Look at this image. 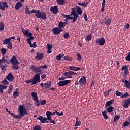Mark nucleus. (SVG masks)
<instances>
[{"instance_id": "obj_55", "label": "nucleus", "mask_w": 130, "mask_h": 130, "mask_svg": "<svg viewBox=\"0 0 130 130\" xmlns=\"http://www.w3.org/2000/svg\"><path fill=\"white\" fill-rule=\"evenodd\" d=\"M2 83H3L4 85H8L9 82L7 81L6 79H5L2 81Z\"/></svg>"}, {"instance_id": "obj_52", "label": "nucleus", "mask_w": 130, "mask_h": 130, "mask_svg": "<svg viewBox=\"0 0 130 130\" xmlns=\"http://www.w3.org/2000/svg\"><path fill=\"white\" fill-rule=\"evenodd\" d=\"M37 46V45L36 44V42H34L32 44L31 43L30 45V47H33V48H36Z\"/></svg>"}, {"instance_id": "obj_36", "label": "nucleus", "mask_w": 130, "mask_h": 130, "mask_svg": "<svg viewBox=\"0 0 130 130\" xmlns=\"http://www.w3.org/2000/svg\"><path fill=\"white\" fill-rule=\"evenodd\" d=\"M20 93L18 91H15L13 93V96L14 98L16 99L17 97H18Z\"/></svg>"}, {"instance_id": "obj_56", "label": "nucleus", "mask_w": 130, "mask_h": 130, "mask_svg": "<svg viewBox=\"0 0 130 130\" xmlns=\"http://www.w3.org/2000/svg\"><path fill=\"white\" fill-rule=\"evenodd\" d=\"M121 95H122V93L120 92H119L118 90H117L116 91V95L117 97H120L121 96Z\"/></svg>"}, {"instance_id": "obj_19", "label": "nucleus", "mask_w": 130, "mask_h": 130, "mask_svg": "<svg viewBox=\"0 0 130 130\" xmlns=\"http://www.w3.org/2000/svg\"><path fill=\"white\" fill-rule=\"evenodd\" d=\"M23 6V4L21 2H17L16 4H15V10H19V8H20L21 7H22Z\"/></svg>"}, {"instance_id": "obj_38", "label": "nucleus", "mask_w": 130, "mask_h": 130, "mask_svg": "<svg viewBox=\"0 0 130 130\" xmlns=\"http://www.w3.org/2000/svg\"><path fill=\"white\" fill-rule=\"evenodd\" d=\"M28 8V6H27L25 8V14L27 15H30L31 13L30 12V10Z\"/></svg>"}, {"instance_id": "obj_9", "label": "nucleus", "mask_w": 130, "mask_h": 130, "mask_svg": "<svg viewBox=\"0 0 130 130\" xmlns=\"http://www.w3.org/2000/svg\"><path fill=\"white\" fill-rule=\"evenodd\" d=\"M10 62L12 65L15 64H20V62H19L16 58V57L15 55H14L12 59L10 60Z\"/></svg>"}, {"instance_id": "obj_2", "label": "nucleus", "mask_w": 130, "mask_h": 130, "mask_svg": "<svg viewBox=\"0 0 130 130\" xmlns=\"http://www.w3.org/2000/svg\"><path fill=\"white\" fill-rule=\"evenodd\" d=\"M8 113L15 119H21L25 115L28 114L27 110L25 109L24 106L22 105H20L18 107V113L20 114V116H19V115L16 116L14 113H11L10 111H8Z\"/></svg>"}, {"instance_id": "obj_28", "label": "nucleus", "mask_w": 130, "mask_h": 130, "mask_svg": "<svg viewBox=\"0 0 130 130\" xmlns=\"http://www.w3.org/2000/svg\"><path fill=\"white\" fill-rule=\"evenodd\" d=\"M93 32L92 31V33L90 34H89L87 36V37L85 38V40L87 41H90V40H92V34Z\"/></svg>"}, {"instance_id": "obj_18", "label": "nucleus", "mask_w": 130, "mask_h": 130, "mask_svg": "<svg viewBox=\"0 0 130 130\" xmlns=\"http://www.w3.org/2000/svg\"><path fill=\"white\" fill-rule=\"evenodd\" d=\"M43 58V53H39V52H37L36 59L38 60H41Z\"/></svg>"}, {"instance_id": "obj_24", "label": "nucleus", "mask_w": 130, "mask_h": 130, "mask_svg": "<svg viewBox=\"0 0 130 130\" xmlns=\"http://www.w3.org/2000/svg\"><path fill=\"white\" fill-rule=\"evenodd\" d=\"M52 31L54 32V34H60V30H59V27H55L52 30Z\"/></svg>"}, {"instance_id": "obj_25", "label": "nucleus", "mask_w": 130, "mask_h": 130, "mask_svg": "<svg viewBox=\"0 0 130 130\" xmlns=\"http://www.w3.org/2000/svg\"><path fill=\"white\" fill-rule=\"evenodd\" d=\"M31 96L32 97L33 100L36 101L39 100L38 96H37V93L36 92H31Z\"/></svg>"}, {"instance_id": "obj_10", "label": "nucleus", "mask_w": 130, "mask_h": 130, "mask_svg": "<svg viewBox=\"0 0 130 130\" xmlns=\"http://www.w3.org/2000/svg\"><path fill=\"white\" fill-rule=\"evenodd\" d=\"M6 79L8 80L9 81L12 82L14 79V76L12 75L11 72H9L8 75L6 76Z\"/></svg>"}, {"instance_id": "obj_17", "label": "nucleus", "mask_w": 130, "mask_h": 130, "mask_svg": "<svg viewBox=\"0 0 130 130\" xmlns=\"http://www.w3.org/2000/svg\"><path fill=\"white\" fill-rule=\"evenodd\" d=\"M37 119L39 120L42 124H45L46 120H47V117H43L42 116L37 117Z\"/></svg>"}, {"instance_id": "obj_5", "label": "nucleus", "mask_w": 130, "mask_h": 130, "mask_svg": "<svg viewBox=\"0 0 130 130\" xmlns=\"http://www.w3.org/2000/svg\"><path fill=\"white\" fill-rule=\"evenodd\" d=\"M77 73L74 72V71H68V72H64V75L66 77V78L68 79H72L73 76H72V75H77Z\"/></svg>"}, {"instance_id": "obj_20", "label": "nucleus", "mask_w": 130, "mask_h": 130, "mask_svg": "<svg viewBox=\"0 0 130 130\" xmlns=\"http://www.w3.org/2000/svg\"><path fill=\"white\" fill-rule=\"evenodd\" d=\"M68 23L67 22H62V21H60L58 23V27L60 28H63L67 25Z\"/></svg>"}, {"instance_id": "obj_29", "label": "nucleus", "mask_w": 130, "mask_h": 130, "mask_svg": "<svg viewBox=\"0 0 130 130\" xmlns=\"http://www.w3.org/2000/svg\"><path fill=\"white\" fill-rule=\"evenodd\" d=\"M102 114L103 115V117L104 118V119H108V116L107 115L106 111L105 110L102 112Z\"/></svg>"}, {"instance_id": "obj_35", "label": "nucleus", "mask_w": 130, "mask_h": 130, "mask_svg": "<svg viewBox=\"0 0 130 130\" xmlns=\"http://www.w3.org/2000/svg\"><path fill=\"white\" fill-rule=\"evenodd\" d=\"M124 83L125 85V87L128 89H130V79H129V83L127 80H125L124 81Z\"/></svg>"}, {"instance_id": "obj_1", "label": "nucleus", "mask_w": 130, "mask_h": 130, "mask_svg": "<svg viewBox=\"0 0 130 130\" xmlns=\"http://www.w3.org/2000/svg\"><path fill=\"white\" fill-rule=\"evenodd\" d=\"M30 69L37 74L35 75V76H33L31 79L25 81V83L27 84L32 83L31 85H36L38 82H40L41 73L43 72V69L40 66L35 67V65H31Z\"/></svg>"}, {"instance_id": "obj_7", "label": "nucleus", "mask_w": 130, "mask_h": 130, "mask_svg": "<svg viewBox=\"0 0 130 130\" xmlns=\"http://www.w3.org/2000/svg\"><path fill=\"white\" fill-rule=\"evenodd\" d=\"M105 43V40L104 37H102L101 38H98L95 40V43L98 44L99 45H104Z\"/></svg>"}, {"instance_id": "obj_8", "label": "nucleus", "mask_w": 130, "mask_h": 130, "mask_svg": "<svg viewBox=\"0 0 130 130\" xmlns=\"http://www.w3.org/2000/svg\"><path fill=\"white\" fill-rule=\"evenodd\" d=\"M5 8H8L9 5H8V3L6 2H0V9L2 11H5Z\"/></svg>"}, {"instance_id": "obj_30", "label": "nucleus", "mask_w": 130, "mask_h": 130, "mask_svg": "<svg viewBox=\"0 0 130 130\" xmlns=\"http://www.w3.org/2000/svg\"><path fill=\"white\" fill-rule=\"evenodd\" d=\"M52 113L49 111H47V113H46V116H47V119L51 118V115Z\"/></svg>"}, {"instance_id": "obj_64", "label": "nucleus", "mask_w": 130, "mask_h": 130, "mask_svg": "<svg viewBox=\"0 0 130 130\" xmlns=\"http://www.w3.org/2000/svg\"><path fill=\"white\" fill-rule=\"evenodd\" d=\"M83 17L85 18V20L86 21H88V19L87 18V14H86V13H84V15H83Z\"/></svg>"}, {"instance_id": "obj_41", "label": "nucleus", "mask_w": 130, "mask_h": 130, "mask_svg": "<svg viewBox=\"0 0 130 130\" xmlns=\"http://www.w3.org/2000/svg\"><path fill=\"white\" fill-rule=\"evenodd\" d=\"M8 67L7 65H2L1 66V69L3 72H5L6 71V69Z\"/></svg>"}, {"instance_id": "obj_26", "label": "nucleus", "mask_w": 130, "mask_h": 130, "mask_svg": "<svg viewBox=\"0 0 130 130\" xmlns=\"http://www.w3.org/2000/svg\"><path fill=\"white\" fill-rule=\"evenodd\" d=\"M51 85H52V82L51 81H48V82L47 83H44V86H45V87L46 88H49L50 87V86H51Z\"/></svg>"}, {"instance_id": "obj_31", "label": "nucleus", "mask_w": 130, "mask_h": 130, "mask_svg": "<svg viewBox=\"0 0 130 130\" xmlns=\"http://www.w3.org/2000/svg\"><path fill=\"white\" fill-rule=\"evenodd\" d=\"M64 56V54H59L58 55L56 56V58L57 61H60L62 57Z\"/></svg>"}, {"instance_id": "obj_59", "label": "nucleus", "mask_w": 130, "mask_h": 130, "mask_svg": "<svg viewBox=\"0 0 130 130\" xmlns=\"http://www.w3.org/2000/svg\"><path fill=\"white\" fill-rule=\"evenodd\" d=\"M125 59H126V61H130V52L128 54V55L126 56Z\"/></svg>"}, {"instance_id": "obj_12", "label": "nucleus", "mask_w": 130, "mask_h": 130, "mask_svg": "<svg viewBox=\"0 0 130 130\" xmlns=\"http://www.w3.org/2000/svg\"><path fill=\"white\" fill-rule=\"evenodd\" d=\"M122 71H124V76L125 77H127V75L129 73L128 71V65H124L122 68Z\"/></svg>"}, {"instance_id": "obj_21", "label": "nucleus", "mask_w": 130, "mask_h": 130, "mask_svg": "<svg viewBox=\"0 0 130 130\" xmlns=\"http://www.w3.org/2000/svg\"><path fill=\"white\" fill-rule=\"evenodd\" d=\"M114 102V100L112 99L110 101H108L105 104V107L107 108L110 107Z\"/></svg>"}, {"instance_id": "obj_46", "label": "nucleus", "mask_w": 130, "mask_h": 130, "mask_svg": "<svg viewBox=\"0 0 130 130\" xmlns=\"http://www.w3.org/2000/svg\"><path fill=\"white\" fill-rule=\"evenodd\" d=\"M55 114L59 116H62V115H63V112L61 111V113H59V112H58L57 111H56V110H55Z\"/></svg>"}, {"instance_id": "obj_51", "label": "nucleus", "mask_w": 130, "mask_h": 130, "mask_svg": "<svg viewBox=\"0 0 130 130\" xmlns=\"http://www.w3.org/2000/svg\"><path fill=\"white\" fill-rule=\"evenodd\" d=\"M13 66L12 69L14 70H17L19 69V66L18 64H12Z\"/></svg>"}, {"instance_id": "obj_11", "label": "nucleus", "mask_w": 130, "mask_h": 130, "mask_svg": "<svg viewBox=\"0 0 130 130\" xmlns=\"http://www.w3.org/2000/svg\"><path fill=\"white\" fill-rule=\"evenodd\" d=\"M50 10L54 14H56L58 13V6H55L50 8Z\"/></svg>"}, {"instance_id": "obj_23", "label": "nucleus", "mask_w": 130, "mask_h": 130, "mask_svg": "<svg viewBox=\"0 0 130 130\" xmlns=\"http://www.w3.org/2000/svg\"><path fill=\"white\" fill-rule=\"evenodd\" d=\"M69 69L71 70L77 71L80 70L81 69V68L79 67H77L73 66H70L69 67Z\"/></svg>"}, {"instance_id": "obj_33", "label": "nucleus", "mask_w": 130, "mask_h": 130, "mask_svg": "<svg viewBox=\"0 0 130 130\" xmlns=\"http://www.w3.org/2000/svg\"><path fill=\"white\" fill-rule=\"evenodd\" d=\"M11 39L10 38H7L6 39H5L4 40H3V43L4 45H6L8 44L9 43H11Z\"/></svg>"}, {"instance_id": "obj_14", "label": "nucleus", "mask_w": 130, "mask_h": 130, "mask_svg": "<svg viewBox=\"0 0 130 130\" xmlns=\"http://www.w3.org/2000/svg\"><path fill=\"white\" fill-rule=\"evenodd\" d=\"M123 108L127 109L128 108V106L130 104V98L127 100H125L123 101Z\"/></svg>"}, {"instance_id": "obj_37", "label": "nucleus", "mask_w": 130, "mask_h": 130, "mask_svg": "<svg viewBox=\"0 0 130 130\" xmlns=\"http://www.w3.org/2000/svg\"><path fill=\"white\" fill-rule=\"evenodd\" d=\"M2 54L3 55V57H4L5 54L7 52V49L5 48H2L1 50Z\"/></svg>"}, {"instance_id": "obj_49", "label": "nucleus", "mask_w": 130, "mask_h": 130, "mask_svg": "<svg viewBox=\"0 0 130 130\" xmlns=\"http://www.w3.org/2000/svg\"><path fill=\"white\" fill-rule=\"evenodd\" d=\"M77 61H79L82 59V56L79 53L77 54Z\"/></svg>"}, {"instance_id": "obj_42", "label": "nucleus", "mask_w": 130, "mask_h": 130, "mask_svg": "<svg viewBox=\"0 0 130 130\" xmlns=\"http://www.w3.org/2000/svg\"><path fill=\"white\" fill-rule=\"evenodd\" d=\"M81 124V122H79L78 120V117L76 118V122L75 124L74 125L75 126H80Z\"/></svg>"}, {"instance_id": "obj_22", "label": "nucleus", "mask_w": 130, "mask_h": 130, "mask_svg": "<svg viewBox=\"0 0 130 130\" xmlns=\"http://www.w3.org/2000/svg\"><path fill=\"white\" fill-rule=\"evenodd\" d=\"M106 110L109 113L111 114V113H112L114 111V107L113 106H110L106 108Z\"/></svg>"}, {"instance_id": "obj_58", "label": "nucleus", "mask_w": 130, "mask_h": 130, "mask_svg": "<svg viewBox=\"0 0 130 130\" xmlns=\"http://www.w3.org/2000/svg\"><path fill=\"white\" fill-rule=\"evenodd\" d=\"M47 48L48 49V51H50L52 49V46H51V45H50V44H47Z\"/></svg>"}, {"instance_id": "obj_54", "label": "nucleus", "mask_w": 130, "mask_h": 130, "mask_svg": "<svg viewBox=\"0 0 130 130\" xmlns=\"http://www.w3.org/2000/svg\"><path fill=\"white\" fill-rule=\"evenodd\" d=\"M41 105H44L46 103V100H40Z\"/></svg>"}, {"instance_id": "obj_34", "label": "nucleus", "mask_w": 130, "mask_h": 130, "mask_svg": "<svg viewBox=\"0 0 130 130\" xmlns=\"http://www.w3.org/2000/svg\"><path fill=\"white\" fill-rule=\"evenodd\" d=\"M57 2L59 5H64L66 4L65 0H57Z\"/></svg>"}, {"instance_id": "obj_32", "label": "nucleus", "mask_w": 130, "mask_h": 130, "mask_svg": "<svg viewBox=\"0 0 130 130\" xmlns=\"http://www.w3.org/2000/svg\"><path fill=\"white\" fill-rule=\"evenodd\" d=\"M34 40V37H29L28 38L26 39L27 40V43H28L29 45H30L32 44L31 42V40Z\"/></svg>"}, {"instance_id": "obj_3", "label": "nucleus", "mask_w": 130, "mask_h": 130, "mask_svg": "<svg viewBox=\"0 0 130 130\" xmlns=\"http://www.w3.org/2000/svg\"><path fill=\"white\" fill-rule=\"evenodd\" d=\"M32 13H35V16L37 17V18H40L42 20H45L47 19V14L45 12H41L40 10H35L33 9L31 10L30 14Z\"/></svg>"}, {"instance_id": "obj_45", "label": "nucleus", "mask_w": 130, "mask_h": 130, "mask_svg": "<svg viewBox=\"0 0 130 130\" xmlns=\"http://www.w3.org/2000/svg\"><path fill=\"white\" fill-rule=\"evenodd\" d=\"M63 59L64 60H67V61H71L72 60V58H70V57H68L67 56H64L63 57Z\"/></svg>"}, {"instance_id": "obj_44", "label": "nucleus", "mask_w": 130, "mask_h": 130, "mask_svg": "<svg viewBox=\"0 0 130 130\" xmlns=\"http://www.w3.org/2000/svg\"><path fill=\"white\" fill-rule=\"evenodd\" d=\"M5 25L4 23H0V31H3L4 29Z\"/></svg>"}, {"instance_id": "obj_61", "label": "nucleus", "mask_w": 130, "mask_h": 130, "mask_svg": "<svg viewBox=\"0 0 130 130\" xmlns=\"http://www.w3.org/2000/svg\"><path fill=\"white\" fill-rule=\"evenodd\" d=\"M5 62H6V60L4 57H3L2 59H0V64L2 63V62L5 63Z\"/></svg>"}, {"instance_id": "obj_15", "label": "nucleus", "mask_w": 130, "mask_h": 130, "mask_svg": "<svg viewBox=\"0 0 130 130\" xmlns=\"http://www.w3.org/2000/svg\"><path fill=\"white\" fill-rule=\"evenodd\" d=\"M105 22H103L101 23V24H106L107 26H110V24L111 23V20L112 19L110 18V17H106L105 18Z\"/></svg>"}, {"instance_id": "obj_62", "label": "nucleus", "mask_w": 130, "mask_h": 130, "mask_svg": "<svg viewBox=\"0 0 130 130\" xmlns=\"http://www.w3.org/2000/svg\"><path fill=\"white\" fill-rule=\"evenodd\" d=\"M129 25L128 23H127L126 25H125V27L124 28V30H126V29H129Z\"/></svg>"}, {"instance_id": "obj_27", "label": "nucleus", "mask_w": 130, "mask_h": 130, "mask_svg": "<svg viewBox=\"0 0 130 130\" xmlns=\"http://www.w3.org/2000/svg\"><path fill=\"white\" fill-rule=\"evenodd\" d=\"M62 16L64 18H66V19H70V20H72L73 19V17H71V14H70V15L62 14Z\"/></svg>"}, {"instance_id": "obj_50", "label": "nucleus", "mask_w": 130, "mask_h": 130, "mask_svg": "<svg viewBox=\"0 0 130 130\" xmlns=\"http://www.w3.org/2000/svg\"><path fill=\"white\" fill-rule=\"evenodd\" d=\"M7 48L9 49H12V42H9L8 44V46H7Z\"/></svg>"}, {"instance_id": "obj_48", "label": "nucleus", "mask_w": 130, "mask_h": 130, "mask_svg": "<svg viewBox=\"0 0 130 130\" xmlns=\"http://www.w3.org/2000/svg\"><path fill=\"white\" fill-rule=\"evenodd\" d=\"M120 116H115L114 117V120H113V122H116V120L118 121V119H120Z\"/></svg>"}, {"instance_id": "obj_53", "label": "nucleus", "mask_w": 130, "mask_h": 130, "mask_svg": "<svg viewBox=\"0 0 130 130\" xmlns=\"http://www.w3.org/2000/svg\"><path fill=\"white\" fill-rule=\"evenodd\" d=\"M70 34L68 32L65 33L63 35V38L64 39H68L69 38H70Z\"/></svg>"}, {"instance_id": "obj_16", "label": "nucleus", "mask_w": 130, "mask_h": 130, "mask_svg": "<svg viewBox=\"0 0 130 130\" xmlns=\"http://www.w3.org/2000/svg\"><path fill=\"white\" fill-rule=\"evenodd\" d=\"M76 8H71V9H75L76 13L78 14V15H81L83 14V11L82 9H81L79 6H76Z\"/></svg>"}, {"instance_id": "obj_40", "label": "nucleus", "mask_w": 130, "mask_h": 130, "mask_svg": "<svg viewBox=\"0 0 130 130\" xmlns=\"http://www.w3.org/2000/svg\"><path fill=\"white\" fill-rule=\"evenodd\" d=\"M129 123H130L129 122H128V121H125L123 123V124L122 127H123V128H124V127H125L128 126V125H129Z\"/></svg>"}, {"instance_id": "obj_13", "label": "nucleus", "mask_w": 130, "mask_h": 130, "mask_svg": "<svg viewBox=\"0 0 130 130\" xmlns=\"http://www.w3.org/2000/svg\"><path fill=\"white\" fill-rule=\"evenodd\" d=\"M79 83H80V86H84V85L86 83V80L85 76H82V77H81L80 79Z\"/></svg>"}, {"instance_id": "obj_63", "label": "nucleus", "mask_w": 130, "mask_h": 130, "mask_svg": "<svg viewBox=\"0 0 130 130\" xmlns=\"http://www.w3.org/2000/svg\"><path fill=\"white\" fill-rule=\"evenodd\" d=\"M28 34H29V30L28 29H27L24 32H23V34H24L26 37V36H27V35Z\"/></svg>"}, {"instance_id": "obj_4", "label": "nucleus", "mask_w": 130, "mask_h": 130, "mask_svg": "<svg viewBox=\"0 0 130 130\" xmlns=\"http://www.w3.org/2000/svg\"><path fill=\"white\" fill-rule=\"evenodd\" d=\"M71 10H72V11L71 12V15L74 16L73 19H72V23H74L77 21V19L79 17V15H80V14L76 13V10L75 9L71 8Z\"/></svg>"}, {"instance_id": "obj_47", "label": "nucleus", "mask_w": 130, "mask_h": 130, "mask_svg": "<svg viewBox=\"0 0 130 130\" xmlns=\"http://www.w3.org/2000/svg\"><path fill=\"white\" fill-rule=\"evenodd\" d=\"M34 101L36 102L35 105L36 106H39L40 105V100H39V99H38Z\"/></svg>"}, {"instance_id": "obj_60", "label": "nucleus", "mask_w": 130, "mask_h": 130, "mask_svg": "<svg viewBox=\"0 0 130 130\" xmlns=\"http://www.w3.org/2000/svg\"><path fill=\"white\" fill-rule=\"evenodd\" d=\"M8 57L6 56V59H7L6 60H5V62L7 64H9L10 63V61L9 60V59H8Z\"/></svg>"}, {"instance_id": "obj_43", "label": "nucleus", "mask_w": 130, "mask_h": 130, "mask_svg": "<svg viewBox=\"0 0 130 130\" xmlns=\"http://www.w3.org/2000/svg\"><path fill=\"white\" fill-rule=\"evenodd\" d=\"M33 130H41V127L39 125H37L33 127Z\"/></svg>"}, {"instance_id": "obj_39", "label": "nucleus", "mask_w": 130, "mask_h": 130, "mask_svg": "<svg viewBox=\"0 0 130 130\" xmlns=\"http://www.w3.org/2000/svg\"><path fill=\"white\" fill-rule=\"evenodd\" d=\"M129 93L126 92H125V93H124L123 94H122L121 96H120V98H127V97H129Z\"/></svg>"}, {"instance_id": "obj_57", "label": "nucleus", "mask_w": 130, "mask_h": 130, "mask_svg": "<svg viewBox=\"0 0 130 130\" xmlns=\"http://www.w3.org/2000/svg\"><path fill=\"white\" fill-rule=\"evenodd\" d=\"M48 120L50 121V123L53 124H55L56 122H55L54 120H52V118L48 119Z\"/></svg>"}, {"instance_id": "obj_6", "label": "nucleus", "mask_w": 130, "mask_h": 130, "mask_svg": "<svg viewBox=\"0 0 130 130\" xmlns=\"http://www.w3.org/2000/svg\"><path fill=\"white\" fill-rule=\"evenodd\" d=\"M71 80H66L61 81H59L58 83V86L60 87H63L67 86L68 84L71 83Z\"/></svg>"}]
</instances>
